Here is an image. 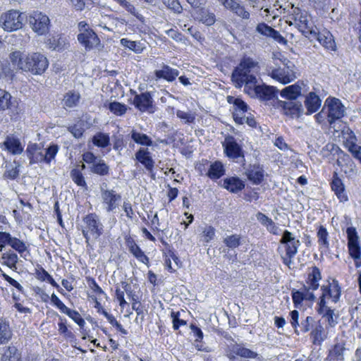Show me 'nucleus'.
<instances>
[{
    "mask_svg": "<svg viewBox=\"0 0 361 361\" xmlns=\"http://www.w3.org/2000/svg\"><path fill=\"white\" fill-rule=\"evenodd\" d=\"M274 28L264 23H259L256 27V31L261 35L269 37L271 32Z\"/></svg>",
    "mask_w": 361,
    "mask_h": 361,
    "instance_id": "052dcab7",
    "label": "nucleus"
},
{
    "mask_svg": "<svg viewBox=\"0 0 361 361\" xmlns=\"http://www.w3.org/2000/svg\"><path fill=\"white\" fill-rule=\"evenodd\" d=\"M346 233L349 255L354 259L355 267L359 268L361 267V249L357 233L355 228L348 227Z\"/></svg>",
    "mask_w": 361,
    "mask_h": 361,
    "instance_id": "6e6552de",
    "label": "nucleus"
},
{
    "mask_svg": "<svg viewBox=\"0 0 361 361\" xmlns=\"http://www.w3.org/2000/svg\"><path fill=\"white\" fill-rule=\"evenodd\" d=\"M132 140L137 144L144 146H152V140L147 135L132 130L130 133Z\"/></svg>",
    "mask_w": 361,
    "mask_h": 361,
    "instance_id": "e433bc0d",
    "label": "nucleus"
},
{
    "mask_svg": "<svg viewBox=\"0 0 361 361\" xmlns=\"http://www.w3.org/2000/svg\"><path fill=\"white\" fill-rule=\"evenodd\" d=\"M289 18L294 22L287 21L289 25H295L306 37L313 30V27L310 22V16L307 11L302 10L298 7L291 6L290 10H288Z\"/></svg>",
    "mask_w": 361,
    "mask_h": 361,
    "instance_id": "39448f33",
    "label": "nucleus"
},
{
    "mask_svg": "<svg viewBox=\"0 0 361 361\" xmlns=\"http://www.w3.org/2000/svg\"><path fill=\"white\" fill-rule=\"evenodd\" d=\"M25 15L17 10H10L0 16V27L6 32L22 28Z\"/></svg>",
    "mask_w": 361,
    "mask_h": 361,
    "instance_id": "423d86ee",
    "label": "nucleus"
},
{
    "mask_svg": "<svg viewBox=\"0 0 361 361\" xmlns=\"http://www.w3.org/2000/svg\"><path fill=\"white\" fill-rule=\"evenodd\" d=\"M215 235V229L212 226H207L202 231V237L205 243L212 240Z\"/></svg>",
    "mask_w": 361,
    "mask_h": 361,
    "instance_id": "e2e57ef3",
    "label": "nucleus"
},
{
    "mask_svg": "<svg viewBox=\"0 0 361 361\" xmlns=\"http://www.w3.org/2000/svg\"><path fill=\"white\" fill-rule=\"evenodd\" d=\"M123 7L125 8L128 12H130L134 16H135L136 18L138 19L140 21L144 22L145 18L143 17L142 15L136 12V9L133 5L127 1V3H126Z\"/></svg>",
    "mask_w": 361,
    "mask_h": 361,
    "instance_id": "69168bd1",
    "label": "nucleus"
},
{
    "mask_svg": "<svg viewBox=\"0 0 361 361\" xmlns=\"http://www.w3.org/2000/svg\"><path fill=\"white\" fill-rule=\"evenodd\" d=\"M324 109H326L328 122L332 125L336 121L344 116L345 106L340 99L337 98H327L324 103Z\"/></svg>",
    "mask_w": 361,
    "mask_h": 361,
    "instance_id": "9d476101",
    "label": "nucleus"
},
{
    "mask_svg": "<svg viewBox=\"0 0 361 361\" xmlns=\"http://www.w3.org/2000/svg\"><path fill=\"white\" fill-rule=\"evenodd\" d=\"M257 62L250 57H243L240 60L231 74V80L236 88H241L245 81L252 83L257 79Z\"/></svg>",
    "mask_w": 361,
    "mask_h": 361,
    "instance_id": "f03ea898",
    "label": "nucleus"
},
{
    "mask_svg": "<svg viewBox=\"0 0 361 361\" xmlns=\"http://www.w3.org/2000/svg\"><path fill=\"white\" fill-rule=\"evenodd\" d=\"M121 44L125 47L128 48L129 49L134 51L136 53H140L142 50V48L140 46V43H137L135 41H131L126 38H123L121 39Z\"/></svg>",
    "mask_w": 361,
    "mask_h": 361,
    "instance_id": "8fccbe9b",
    "label": "nucleus"
},
{
    "mask_svg": "<svg viewBox=\"0 0 361 361\" xmlns=\"http://www.w3.org/2000/svg\"><path fill=\"white\" fill-rule=\"evenodd\" d=\"M310 336L312 338V343L317 345H321L327 338V333L325 331L322 324L318 323L312 330Z\"/></svg>",
    "mask_w": 361,
    "mask_h": 361,
    "instance_id": "2f4dec72",
    "label": "nucleus"
},
{
    "mask_svg": "<svg viewBox=\"0 0 361 361\" xmlns=\"http://www.w3.org/2000/svg\"><path fill=\"white\" fill-rule=\"evenodd\" d=\"M280 243L286 245V256L294 257L298 252V249L300 245L299 240H296L291 232L285 230L280 240Z\"/></svg>",
    "mask_w": 361,
    "mask_h": 361,
    "instance_id": "f3484780",
    "label": "nucleus"
},
{
    "mask_svg": "<svg viewBox=\"0 0 361 361\" xmlns=\"http://www.w3.org/2000/svg\"><path fill=\"white\" fill-rule=\"evenodd\" d=\"M5 149L12 154H20L23 152V147L18 138L8 135L3 142Z\"/></svg>",
    "mask_w": 361,
    "mask_h": 361,
    "instance_id": "bb28decb",
    "label": "nucleus"
},
{
    "mask_svg": "<svg viewBox=\"0 0 361 361\" xmlns=\"http://www.w3.org/2000/svg\"><path fill=\"white\" fill-rule=\"evenodd\" d=\"M321 279L322 275L319 269L317 267H313L312 271L308 274L307 279L306 281L307 285L306 286L308 290H317L319 286V281Z\"/></svg>",
    "mask_w": 361,
    "mask_h": 361,
    "instance_id": "c756f323",
    "label": "nucleus"
},
{
    "mask_svg": "<svg viewBox=\"0 0 361 361\" xmlns=\"http://www.w3.org/2000/svg\"><path fill=\"white\" fill-rule=\"evenodd\" d=\"M225 170L221 162L216 161L210 165L207 173L211 179H218L224 174Z\"/></svg>",
    "mask_w": 361,
    "mask_h": 361,
    "instance_id": "c9c22d12",
    "label": "nucleus"
},
{
    "mask_svg": "<svg viewBox=\"0 0 361 361\" xmlns=\"http://www.w3.org/2000/svg\"><path fill=\"white\" fill-rule=\"evenodd\" d=\"M13 237L9 233L0 231V252L3 250L6 245H10Z\"/></svg>",
    "mask_w": 361,
    "mask_h": 361,
    "instance_id": "bf43d9fd",
    "label": "nucleus"
},
{
    "mask_svg": "<svg viewBox=\"0 0 361 361\" xmlns=\"http://www.w3.org/2000/svg\"><path fill=\"white\" fill-rule=\"evenodd\" d=\"M30 25L34 32L42 35L48 32L50 25L49 17L39 11H34L29 18Z\"/></svg>",
    "mask_w": 361,
    "mask_h": 361,
    "instance_id": "f8f14e48",
    "label": "nucleus"
},
{
    "mask_svg": "<svg viewBox=\"0 0 361 361\" xmlns=\"http://www.w3.org/2000/svg\"><path fill=\"white\" fill-rule=\"evenodd\" d=\"M323 317L326 318V321L328 323V325L331 327H334L337 324V321L334 319V310H328L326 312L323 313L322 314Z\"/></svg>",
    "mask_w": 361,
    "mask_h": 361,
    "instance_id": "680f3d73",
    "label": "nucleus"
},
{
    "mask_svg": "<svg viewBox=\"0 0 361 361\" xmlns=\"http://www.w3.org/2000/svg\"><path fill=\"white\" fill-rule=\"evenodd\" d=\"M227 9H230L238 16L241 17L243 19L250 18V13L245 10L244 6H241L235 0L230 1V5L228 6Z\"/></svg>",
    "mask_w": 361,
    "mask_h": 361,
    "instance_id": "4c0bfd02",
    "label": "nucleus"
},
{
    "mask_svg": "<svg viewBox=\"0 0 361 361\" xmlns=\"http://www.w3.org/2000/svg\"><path fill=\"white\" fill-rule=\"evenodd\" d=\"M156 80L164 79L167 82H173L179 75V71L163 64L161 69L155 70L154 72Z\"/></svg>",
    "mask_w": 361,
    "mask_h": 361,
    "instance_id": "4be33fe9",
    "label": "nucleus"
},
{
    "mask_svg": "<svg viewBox=\"0 0 361 361\" xmlns=\"http://www.w3.org/2000/svg\"><path fill=\"white\" fill-rule=\"evenodd\" d=\"M10 61L13 66L23 71L30 72L33 75H41L48 68L49 61L46 56L39 53L25 54L19 51L10 54Z\"/></svg>",
    "mask_w": 361,
    "mask_h": 361,
    "instance_id": "f257e3e1",
    "label": "nucleus"
},
{
    "mask_svg": "<svg viewBox=\"0 0 361 361\" xmlns=\"http://www.w3.org/2000/svg\"><path fill=\"white\" fill-rule=\"evenodd\" d=\"M164 4L171 10L177 13H180L183 8L178 0H163Z\"/></svg>",
    "mask_w": 361,
    "mask_h": 361,
    "instance_id": "5fc2aeb1",
    "label": "nucleus"
},
{
    "mask_svg": "<svg viewBox=\"0 0 361 361\" xmlns=\"http://www.w3.org/2000/svg\"><path fill=\"white\" fill-rule=\"evenodd\" d=\"M68 130L75 138H80L84 133V129L81 123L69 126Z\"/></svg>",
    "mask_w": 361,
    "mask_h": 361,
    "instance_id": "6e6d98bb",
    "label": "nucleus"
},
{
    "mask_svg": "<svg viewBox=\"0 0 361 361\" xmlns=\"http://www.w3.org/2000/svg\"><path fill=\"white\" fill-rule=\"evenodd\" d=\"M92 142L95 146L104 148L110 144L109 135L104 133H97L92 137Z\"/></svg>",
    "mask_w": 361,
    "mask_h": 361,
    "instance_id": "ea45409f",
    "label": "nucleus"
},
{
    "mask_svg": "<svg viewBox=\"0 0 361 361\" xmlns=\"http://www.w3.org/2000/svg\"><path fill=\"white\" fill-rule=\"evenodd\" d=\"M198 19L200 22L206 25L210 26L214 24L216 17L214 13L209 12L208 10L202 9L199 12Z\"/></svg>",
    "mask_w": 361,
    "mask_h": 361,
    "instance_id": "79ce46f5",
    "label": "nucleus"
},
{
    "mask_svg": "<svg viewBox=\"0 0 361 361\" xmlns=\"http://www.w3.org/2000/svg\"><path fill=\"white\" fill-rule=\"evenodd\" d=\"M315 38L326 49L336 51V45L333 35L327 30L317 31V29H313L310 31L307 37Z\"/></svg>",
    "mask_w": 361,
    "mask_h": 361,
    "instance_id": "2eb2a0df",
    "label": "nucleus"
},
{
    "mask_svg": "<svg viewBox=\"0 0 361 361\" xmlns=\"http://www.w3.org/2000/svg\"><path fill=\"white\" fill-rule=\"evenodd\" d=\"M10 246L17 251L21 257H23V253L27 250L25 244L20 239L13 237Z\"/></svg>",
    "mask_w": 361,
    "mask_h": 361,
    "instance_id": "de8ad7c7",
    "label": "nucleus"
},
{
    "mask_svg": "<svg viewBox=\"0 0 361 361\" xmlns=\"http://www.w3.org/2000/svg\"><path fill=\"white\" fill-rule=\"evenodd\" d=\"M171 317L172 318L173 327L175 330H178L180 326H183L186 324V321L180 319L179 312H172L171 314Z\"/></svg>",
    "mask_w": 361,
    "mask_h": 361,
    "instance_id": "4d7b16f0",
    "label": "nucleus"
},
{
    "mask_svg": "<svg viewBox=\"0 0 361 361\" xmlns=\"http://www.w3.org/2000/svg\"><path fill=\"white\" fill-rule=\"evenodd\" d=\"M344 345L342 343H336L329 350L327 358L329 361L343 360V352L345 350Z\"/></svg>",
    "mask_w": 361,
    "mask_h": 361,
    "instance_id": "72a5a7b5",
    "label": "nucleus"
},
{
    "mask_svg": "<svg viewBox=\"0 0 361 361\" xmlns=\"http://www.w3.org/2000/svg\"><path fill=\"white\" fill-rule=\"evenodd\" d=\"M80 97L79 93L69 91L63 97V104L67 107H74L79 102Z\"/></svg>",
    "mask_w": 361,
    "mask_h": 361,
    "instance_id": "a19ab883",
    "label": "nucleus"
},
{
    "mask_svg": "<svg viewBox=\"0 0 361 361\" xmlns=\"http://www.w3.org/2000/svg\"><path fill=\"white\" fill-rule=\"evenodd\" d=\"M224 188L231 192L236 193L245 188V184L239 178L231 177L224 179Z\"/></svg>",
    "mask_w": 361,
    "mask_h": 361,
    "instance_id": "473e14b6",
    "label": "nucleus"
},
{
    "mask_svg": "<svg viewBox=\"0 0 361 361\" xmlns=\"http://www.w3.org/2000/svg\"><path fill=\"white\" fill-rule=\"evenodd\" d=\"M109 110L117 116H122L126 114L127 111V106L118 102H111L109 105Z\"/></svg>",
    "mask_w": 361,
    "mask_h": 361,
    "instance_id": "49530a36",
    "label": "nucleus"
},
{
    "mask_svg": "<svg viewBox=\"0 0 361 361\" xmlns=\"http://www.w3.org/2000/svg\"><path fill=\"white\" fill-rule=\"evenodd\" d=\"M11 331L9 326L4 322L0 321V343L7 342L11 338Z\"/></svg>",
    "mask_w": 361,
    "mask_h": 361,
    "instance_id": "c03bdc74",
    "label": "nucleus"
},
{
    "mask_svg": "<svg viewBox=\"0 0 361 361\" xmlns=\"http://www.w3.org/2000/svg\"><path fill=\"white\" fill-rule=\"evenodd\" d=\"M99 158L96 157L92 152H87L82 154V160L89 164L93 165Z\"/></svg>",
    "mask_w": 361,
    "mask_h": 361,
    "instance_id": "338daca9",
    "label": "nucleus"
},
{
    "mask_svg": "<svg viewBox=\"0 0 361 361\" xmlns=\"http://www.w3.org/2000/svg\"><path fill=\"white\" fill-rule=\"evenodd\" d=\"M328 235L329 233L326 228L323 226H320L317 233V236L318 238V243L321 249H329V242L328 240Z\"/></svg>",
    "mask_w": 361,
    "mask_h": 361,
    "instance_id": "58836bf2",
    "label": "nucleus"
},
{
    "mask_svg": "<svg viewBox=\"0 0 361 361\" xmlns=\"http://www.w3.org/2000/svg\"><path fill=\"white\" fill-rule=\"evenodd\" d=\"M277 90L273 86L266 85H258L257 87V98L263 101L276 100V92Z\"/></svg>",
    "mask_w": 361,
    "mask_h": 361,
    "instance_id": "393cba45",
    "label": "nucleus"
},
{
    "mask_svg": "<svg viewBox=\"0 0 361 361\" xmlns=\"http://www.w3.org/2000/svg\"><path fill=\"white\" fill-rule=\"evenodd\" d=\"M273 106L279 109L283 114L292 118L300 117L304 112L302 103L295 99L282 101L276 97Z\"/></svg>",
    "mask_w": 361,
    "mask_h": 361,
    "instance_id": "0eeeda50",
    "label": "nucleus"
},
{
    "mask_svg": "<svg viewBox=\"0 0 361 361\" xmlns=\"http://www.w3.org/2000/svg\"><path fill=\"white\" fill-rule=\"evenodd\" d=\"M294 67V64L288 61L284 67L273 69L269 75L282 84H288L296 78Z\"/></svg>",
    "mask_w": 361,
    "mask_h": 361,
    "instance_id": "9b49d317",
    "label": "nucleus"
},
{
    "mask_svg": "<svg viewBox=\"0 0 361 361\" xmlns=\"http://www.w3.org/2000/svg\"><path fill=\"white\" fill-rule=\"evenodd\" d=\"M257 79H255L252 83H250L248 81H245L243 85L244 87V92L251 97H255L257 94V87L258 85H257Z\"/></svg>",
    "mask_w": 361,
    "mask_h": 361,
    "instance_id": "864d4df0",
    "label": "nucleus"
},
{
    "mask_svg": "<svg viewBox=\"0 0 361 361\" xmlns=\"http://www.w3.org/2000/svg\"><path fill=\"white\" fill-rule=\"evenodd\" d=\"M231 351L236 355L244 358H256L258 361H262L263 357L247 348L243 344L233 343L230 345Z\"/></svg>",
    "mask_w": 361,
    "mask_h": 361,
    "instance_id": "b1692460",
    "label": "nucleus"
},
{
    "mask_svg": "<svg viewBox=\"0 0 361 361\" xmlns=\"http://www.w3.org/2000/svg\"><path fill=\"white\" fill-rule=\"evenodd\" d=\"M1 361H21V353L14 345L4 348Z\"/></svg>",
    "mask_w": 361,
    "mask_h": 361,
    "instance_id": "7c9ffc66",
    "label": "nucleus"
},
{
    "mask_svg": "<svg viewBox=\"0 0 361 361\" xmlns=\"http://www.w3.org/2000/svg\"><path fill=\"white\" fill-rule=\"evenodd\" d=\"M302 86H305L304 83L298 81L293 85L283 88L280 92V95L286 100H297L298 97L302 94Z\"/></svg>",
    "mask_w": 361,
    "mask_h": 361,
    "instance_id": "5701e85b",
    "label": "nucleus"
},
{
    "mask_svg": "<svg viewBox=\"0 0 361 361\" xmlns=\"http://www.w3.org/2000/svg\"><path fill=\"white\" fill-rule=\"evenodd\" d=\"M245 174L249 180L257 185L261 183L264 178V170L258 164L250 165Z\"/></svg>",
    "mask_w": 361,
    "mask_h": 361,
    "instance_id": "a878e982",
    "label": "nucleus"
},
{
    "mask_svg": "<svg viewBox=\"0 0 361 361\" xmlns=\"http://www.w3.org/2000/svg\"><path fill=\"white\" fill-rule=\"evenodd\" d=\"M331 189L336 195L341 202L348 200V196L345 193V188L342 180L337 176V173H334V179L331 182Z\"/></svg>",
    "mask_w": 361,
    "mask_h": 361,
    "instance_id": "c85d7f7f",
    "label": "nucleus"
},
{
    "mask_svg": "<svg viewBox=\"0 0 361 361\" xmlns=\"http://www.w3.org/2000/svg\"><path fill=\"white\" fill-rule=\"evenodd\" d=\"M103 185L106 187V184L101 186V195L103 203L106 205V210L108 212H112L118 207L117 202L120 201L121 196L114 190L104 189Z\"/></svg>",
    "mask_w": 361,
    "mask_h": 361,
    "instance_id": "dca6fc26",
    "label": "nucleus"
},
{
    "mask_svg": "<svg viewBox=\"0 0 361 361\" xmlns=\"http://www.w3.org/2000/svg\"><path fill=\"white\" fill-rule=\"evenodd\" d=\"M82 222L83 225L81 226V231L85 238V243L89 245L91 238L96 240L102 235L104 226L99 216L94 213H91L84 216Z\"/></svg>",
    "mask_w": 361,
    "mask_h": 361,
    "instance_id": "20e7f679",
    "label": "nucleus"
},
{
    "mask_svg": "<svg viewBox=\"0 0 361 361\" xmlns=\"http://www.w3.org/2000/svg\"><path fill=\"white\" fill-rule=\"evenodd\" d=\"M90 169L92 173L102 176H108L110 171L109 166L101 158L94 164L92 165Z\"/></svg>",
    "mask_w": 361,
    "mask_h": 361,
    "instance_id": "f704fd0d",
    "label": "nucleus"
},
{
    "mask_svg": "<svg viewBox=\"0 0 361 361\" xmlns=\"http://www.w3.org/2000/svg\"><path fill=\"white\" fill-rule=\"evenodd\" d=\"M322 100L314 92H310L305 97V105L307 109L306 114L316 112L321 106Z\"/></svg>",
    "mask_w": 361,
    "mask_h": 361,
    "instance_id": "cd10ccee",
    "label": "nucleus"
},
{
    "mask_svg": "<svg viewBox=\"0 0 361 361\" xmlns=\"http://www.w3.org/2000/svg\"><path fill=\"white\" fill-rule=\"evenodd\" d=\"M152 94L149 92L135 94L133 104L140 111L152 114L156 111V106L154 104Z\"/></svg>",
    "mask_w": 361,
    "mask_h": 361,
    "instance_id": "4468645a",
    "label": "nucleus"
},
{
    "mask_svg": "<svg viewBox=\"0 0 361 361\" xmlns=\"http://www.w3.org/2000/svg\"><path fill=\"white\" fill-rule=\"evenodd\" d=\"M72 180L78 186L87 188V183L83 174L78 168L71 170L70 173Z\"/></svg>",
    "mask_w": 361,
    "mask_h": 361,
    "instance_id": "37998d69",
    "label": "nucleus"
},
{
    "mask_svg": "<svg viewBox=\"0 0 361 361\" xmlns=\"http://www.w3.org/2000/svg\"><path fill=\"white\" fill-rule=\"evenodd\" d=\"M290 323L297 335L307 333L313 327L314 319L312 317L307 316L299 323V312L295 310L290 312Z\"/></svg>",
    "mask_w": 361,
    "mask_h": 361,
    "instance_id": "ddd939ff",
    "label": "nucleus"
},
{
    "mask_svg": "<svg viewBox=\"0 0 361 361\" xmlns=\"http://www.w3.org/2000/svg\"><path fill=\"white\" fill-rule=\"evenodd\" d=\"M234 106L235 107L234 112H240L244 114L247 110V105L242 99L236 98L233 102Z\"/></svg>",
    "mask_w": 361,
    "mask_h": 361,
    "instance_id": "0e129e2a",
    "label": "nucleus"
},
{
    "mask_svg": "<svg viewBox=\"0 0 361 361\" xmlns=\"http://www.w3.org/2000/svg\"><path fill=\"white\" fill-rule=\"evenodd\" d=\"M222 146L225 154L229 159L236 162L245 161L244 151L233 136L229 135L226 136L224 141L222 142Z\"/></svg>",
    "mask_w": 361,
    "mask_h": 361,
    "instance_id": "1a4fd4ad",
    "label": "nucleus"
},
{
    "mask_svg": "<svg viewBox=\"0 0 361 361\" xmlns=\"http://www.w3.org/2000/svg\"><path fill=\"white\" fill-rule=\"evenodd\" d=\"M331 291L333 295V301L334 302H338L341 296V288L338 281L335 279L333 280L332 283H331Z\"/></svg>",
    "mask_w": 361,
    "mask_h": 361,
    "instance_id": "13d9d810",
    "label": "nucleus"
},
{
    "mask_svg": "<svg viewBox=\"0 0 361 361\" xmlns=\"http://www.w3.org/2000/svg\"><path fill=\"white\" fill-rule=\"evenodd\" d=\"M291 296L295 307H298L303 300L314 301L315 300L314 294L309 291L305 285H303L300 290L293 289Z\"/></svg>",
    "mask_w": 361,
    "mask_h": 361,
    "instance_id": "aec40b11",
    "label": "nucleus"
},
{
    "mask_svg": "<svg viewBox=\"0 0 361 361\" xmlns=\"http://www.w3.org/2000/svg\"><path fill=\"white\" fill-rule=\"evenodd\" d=\"M135 159L142 164L147 171L149 173L152 172L155 162L148 148L140 147L135 154Z\"/></svg>",
    "mask_w": 361,
    "mask_h": 361,
    "instance_id": "412c9836",
    "label": "nucleus"
},
{
    "mask_svg": "<svg viewBox=\"0 0 361 361\" xmlns=\"http://www.w3.org/2000/svg\"><path fill=\"white\" fill-rule=\"evenodd\" d=\"M78 40L87 51L94 49L100 43L99 38L93 30H85V32L79 33Z\"/></svg>",
    "mask_w": 361,
    "mask_h": 361,
    "instance_id": "a211bd4d",
    "label": "nucleus"
},
{
    "mask_svg": "<svg viewBox=\"0 0 361 361\" xmlns=\"http://www.w3.org/2000/svg\"><path fill=\"white\" fill-rule=\"evenodd\" d=\"M59 147L56 145H51L44 149L36 143L30 144L26 149V154L30 159V164L45 162L49 164L54 159L58 152Z\"/></svg>",
    "mask_w": 361,
    "mask_h": 361,
    "instance_id": "7ed1b4c3",
    "label": "nucleus"
},
{
    "mask_svg": "<svg viewBox=\"0 0 361 361\" xmlns=\"http://www.w3.org/2000/svg\"><path fill=\"white\" fill-rule=\"evenodd\" d=\"M18 255L9 250L7 260L2 262V264L7 266L13 270H16L17 269L16 264L18 263Z\"/></svg>",
    "mask_w": 361,
    "mask_h": 361,
    "instance_id": "3c124183",
    "label": "nucleus"
},
{
    "mask_svg": "<svg viewBox=\"0 0 361 361\" xmlns=\"http://www.w3.org/2000/svg\"><path fill=\"white\" fill-rule=\"evenodd\" d=\"M11 95L4 90L0 89V111L9 109L12 104Z\"/></svg>",
    "mask_w": 361,
    "mask_h": 361,
    "instance_id": "a18cd8bd",
    "label": "nucleus"
},
{
    "mask_svg": "<svg viewBox=\"0 0 361 361\" xmlns=\"http://www.w3.org/2000/svg\"><path fill=\"white\" fill-rule=\"evenodd\" d=\"M176 116L178 118L183 120L185 123H192L195 120V114L191 112L177 110Z\"/></svg>",
    "mask_w": 361,
    "mask_h": 361,
    "instance_id": "603ef678",
    "label": "nucleus"
},
{
    "mask_svg": "<svg viewBox=\"0 0 361 361\" xmlns=\"http://www.w3.org/2000/svg\"><path fill=\"white\" fill-rule=\"evenodd\" d=\"M223 242L228 247L234 249L240 245V237L236 234L228 235L224 238Z\"/></svg>",
    "mask_w": 361,
    "mask_h": 361,
    "instance_id": "09e8293b",
    "label": "nucleus"
},
{
    "mask_svg": "<svg viewBox=\"0 0 361 361\" xmlns=\"http://www.w3.org/2000/svg\"><path fill=\"white\" fill-rule=\"evenodd\" d=\"M269 37L274 39L276 42L281 44H286L287 40L275 29H273Z\"/></svg>",
    "mask_w": 361,
    "mask_h": 361,
    "instance_id": "774afa93",
    "label": "nucleus"
},
{
    "mask_svg": "<svg viewBox=\"0 0 361 361\" xmlns=\"http://www.w3.org/2000/svg\"><path fill=\"white\" fill-rule=\"evenodd\" d=\"M336 164L349 178L354 176L357 173L355 164L346 153L342 154L341 157L337 158Z\"/></svg>",
    "mask_w": 361,
    "mask_h": 361,
    "instance_id": "6ab92c4d",
    "label": "nucleus"
}]
</instances>
